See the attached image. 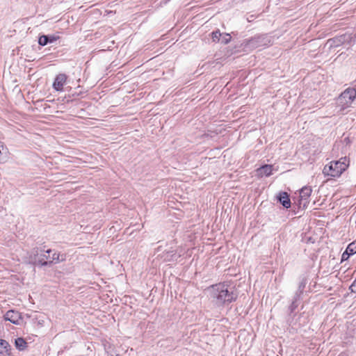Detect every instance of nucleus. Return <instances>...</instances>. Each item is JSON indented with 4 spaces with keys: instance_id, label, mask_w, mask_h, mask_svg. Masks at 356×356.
<instances>
[{
    "instance_id": "nucleus-1",
    "label": "nucleus",
    "mask_w": 356,
    "mask_h": 356,
    "mask_svg": "<svg viewBox=\"0 0 356 356\" xmlns=\"http://www.w3.org/2000/svg\"><path fill=\"white\" fill-rule=\"evenodd\" d=\"M207 290L212 302L217 307L229 304L235 299L234 293L229 291L228 286L223 283L213 285Z\"/></svg>"
},
{
    "instance_id": "nucleus-2",
    "label": "nucleus",
    "mask_w": 356,
    "mask_h": 356,
    "mask_svg": "<svg viewBox=\"0 0 356 356\" xmlns=\"http://www.w3.org/2000/svg\"><path fill=\"white\" fill-rule=\"evenodd\" d=\"M348 165V160L346 157L341 158L339 161H331L328 165H325L323 172L326 176L339 177Z\"/></svg>"
},
{
    "instance_id": "nucleus-3",
    "label": "nucleus",
    "mask_w": 356,
    "mask_h": 356,
    "mask_svg": "<svg viewBox=\"0 0 356 356\" xmlns=\"http://www.w3.org/2000/svg\"><path fill=\"white\" fill-rule=\"evenodd\" d=\"M355 97L356 90L353 88H348L339 97L337 104L341 109H345L351 106Z\"/></svg>"
},
{
    "instance_id": "nucleus-4",
    "label": "nucleus",
    "mask_w": 356,
    "mask_h": 356,
    "mask_svg": "<svg viewBox=\"0 0 356 356\" xmlns=\"http://www.w3.org/2000/svg\"><path fill=\"white\" fill-rule=\"evenodd\" d=\"M67 81V76L64 74H59L55 78L53 83V88L56 91H62L63 86L65 85Z\"/></svg>"
},
{
    "instance_id": "nucleus-5",
    "label": "nucleus",
    "mask_w": 356,
    "mask_h": 356,
    "mask_svg": "<svg viewBox=\"0 0 356 356\" xmlns=\"http://www.w3.org/2000/svg\"><path fill=\"white\" fill-rule=\"evenodd\" d=\"M51 252V250H48L46 253L48 254V255L44 254L42 257L40 259V262L42 266L47 265L48 262L53 263V262H58L59 259V254L54 252L52 256H50L49 254Z\"/></svg>"
},
{
    "instance_id": "nucleus-6",
    "label": "nucleus",
    "mask_w": 356,
    "mask_h": 356,
    "mask_svg": "<svg viewBox=\"0 0 356 356\" xmlns=\"http://www.w3.org/2000/svg\"><path fill=\"white\" fill-rule=\"evenodd\" d=\"M4 319L9 321L14 324H19L21 320L20 314L14 310L8 311L4 315Z\"/></svg>"
},
{
    "instance_id": "nucleus-7",
    "label": "nucleus",
    "mask_w": 356,
    "mask_h": 356,
    "mask_svg": "<svg viewBox=\"0 0 356 356\" xmlns=\"http://www.w3.org/2000/svg\"><path fill=\"white\" fill-rule=\"evenodd\" d=\"M312 193V189L309 187H303L300 191V204H302L303 207L306 206L307 200L309 197Z\"/></svg>"
},
{
    "instance_id": "nucleus-8",
    "label": "nucleus",
    "mask_w": 356,
    "mask_h": 356,
    "mask_svg": "<svg viewBox=\"0 0 356 356\" xmlns=\"http://www.w3.org/2000/svg\"><path fill=\"white\" fill-rule=\"evenodd\" d=\"M273 170V165H264L257 170V175L259 177L266 176L268 177L272 174Z\"/></svg>"
},
{
    "instance_id": "nucleus-9",
    "label": "nucleus",
    "mask_w": 356,
    "mask_h": 356,
    "mask_svg": "<svg viewBox=\"0 0 356 356\" xmlns=\"http://www.w3.org/2000/svg\"><path fill=\"white\" fill-rule=\"evenodd\" d=\"M278 200L285 208L288 209L291 207V201L287 193H280L278 196Z\"/></svg>"
},
{
    "instance_id": "nucleus-10",
    "label": "nucleus",
    "mask_w": 356,
    "mask_h": 356,
    "mask_svg": "<svg viewBox=\"0 0 356 356\" xmlns=\"http://www.w3.org/2000/svg\"><path fill=\"white\" fill-rule=\"evenodd\" d=\"M10 346L5 340H0V356H8L10 355Z\"/></svg>"
},
{
    "instance_id": "nucleus-11",
    "label": "nucleus",
    "mask_w": 356,
    "mask_h": 356,
    "mask_svg": "<svg viewBox=\"0 0 356 356\" xmlns=\"http://www.w3.org/2000/svg\"><path fill=\"white\" fill-rule=\"evenodd\" d=\"M15 343L16 348L17 349H19V350H22L25 349V348L26 347V344H27L26 341L22 337H19V338L16 339L15 341Z\"/></svg>"
},
{
    "instance_id": "nucleus-12",
    "label": "nucleus",
    "mask_w": 356,
    "mask_h": 356,
    "mask_svg": "<svg viewBox=\"0 0 356 356\" xmlns=\"http://www.w3.org/2000/svg\"><path fill=\"white\" fill-rule=\"evenodd\" d=\"M8 150L6 147L4 146L3 143L0 141V161L3 158L7 157Z\"/></svg>"
},
{
    "instance_id": "nucleus-13",
    "label": "nucleus",
    "mask_w": 356,
    "mask_h": 356,
    "mask_svg": "<svg viewBox=\"0 0 356 356\" xmlns=\"http://www.w3.org/2000/svg\"><path fill=\"white\" fill-rule=\"evenodd\" d=\"M346 250L351 255L354 254L355 253H356V241H353V243H350L348 245V247L346 248Z\"/></svg>"
},
{
    "instance_id": "nucleus-14",
    "label": "nucleus",
    "mask_w": 356,
    "mask_h": 356,
    "mask_svg": "<svg viewBox=\"0 0 356 356\" xmlns=\"http://www.w3.org/2000/svg\"><path fill=\"white\" fill-rule=\"evenodd\" d=\"M49 38L47 35H42L39 38L38 43L42 46H44L49 42Z\"/></svg>"
},
{
    "instance_id": "nucleus-15",
    "label": "nucleus",
    "mask_w": 356,
    "mask_h": 356,
    "mask_svg": "<svg viewBox=\"0 0 356 356\" xmlns=\"http://www.w3.org/2000/svg\"><path fill=\"white\" fill-rule=\"evenodd\" d=\"M220 36L221 33L218 31L212 33V39L213 41H218L220 40Z\"/></svg>"
},
{
    "instance_id": "nucleus-16",
    "label": "nucleus",
    "mask_w": 356,
    "mask_h": 356,
    "mask_svg": "<svg viewBox=\"0 0 356 356\" xmlns=\"http://www.w3.org/2000/svg\"><path fill=\"white\" fill-rule=\"evenodd\" d=\"M231 40V36L229 34H225L222 37V42L224 44H227Z\"/></svg>"
},
{
    "instance_id": "nucleus-17",
    "label": "nucleus",
    "mask_w": 356,
    "mask_h": 356,
    "mask_svg": "<svg viewBox=\"0 0 356 356\" xmlns=\"http://www.w3.org/2000/svg\"><path fill=\"white\" fill-rule=\"evenodd\" d=\"M351 254L348 253V252L346 250V251L342 254V256H341V261H346L347 260L349 257L350 256Z\"/></svg>"
},
{
    "instance_id": "nucleus-18",
    "label": "nucleus",
    "mask_w": 356,
    "mask_h": 356,
    "mask_svg": "<svg viewBox=\"0 0 356 356\" xmlns=\"http://www.w3.org/2000/svg\"><path fill=\"white\" fill-rule=\"evenodd\" d=\"M49 42H55L56 40H57V37L54 36V35H50L49 36Z\"/></svg>"
},
{
    "instance_id": "nucleus-19",
    "label": "nucleus",
    "mask_w": 356,
    "mask_h": 356,
    "mask_svg": "<svg viewBox=\"0 0 356 356\" xmlns=\"http://www.w3.org/2000/svg\"><path fill=\"white\" fill-rule=\"evenodd\" d=\"M354 287H356V282H354L352 285H351V289H352V291H354Z\"/></svg>"
}]
</instances>
